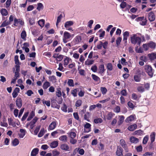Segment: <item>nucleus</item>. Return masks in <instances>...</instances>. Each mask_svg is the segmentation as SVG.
<instances>
[{"label":"nucleus","instance_id":"obj_30","mask_svg":"<svg viewBox=\"0 0 156 156\" xmlns=\"http://www.w3.org/2000/svg\"><path fill=\"white\" fill-rule=\"evenodd\" d=\"M59 139L61 141L66 142L67 140V137L66 135L62 136L59 138Z\"/></svg>","mask_w":156,"mask_h":156},{"label":"nucleus","instance_id":"obj_31","mask_svg":"<svg viewBox=\"0 0 156 156\" xmlns=\"http://www.w3.org/2000/svg\"><path fill=\"white\" fill-rule=\"evenodd\" d=\"M90 115L89 112H87L84 116V119L88 122H90L89 118L90 117Z\"/></svg>","mask_w":156,"mask_h":156},{"label":"nucleus","instance_id":"obj_46","mask_svg":"<svg viewBox=\"0 0 156 156\" xmlns=\"http://www.w3.org/2000/svg\"><path fill=\"white\" fill-rule=\"evenodd\" d=\"M149 136L148 135L146 136L143 138V144H146L148 140Z\"/></svg>","mask_w":156,"mask_h":156},{"label":"nucleus","instance_id":"obj_12","mask_svg":"<svg viewBox=\"0 0 156 156\" xmlns=\"http://www.w3.org/2000/svg\"><path fill=\"white\" fill-rule=\"evenodd\" d=\"M123 150L122 148L120 146H118L117 149L116 151V155L118 156L123 155L122 152Z\"/></svg>","mask_w":156,"mask_h":156},{"label":"nucleus","instance_id":"obj_40","mask_svg":"<svg viewBox=\"0 0 156 156\" xmlns=\"http://www.w3.org/2000/svg\"><path fill=\"white\" fill-rule=\"evenodd\" d=\"M44 6L42 3H39L37 4V9L38 11H40L41 10H42L43 9Z\"/></svg>","mask_w":156,"mask_h":156},{"label":"nucleus","instance_id":"obj_47","mask_svg":"<svg viewBox=\"0 0 156 156\" xmlns=\"http://www.w3.org/2000/svg\"><path fill=\"white\" fill-rule=\"evenodd\" d=\"M12 145L14 146H16L19 144V141L18 139H15L12 141Z\"/></svg>","mask_w":156,"mask_h":156},{"label":"nucleus","instance_id":"obj_9","mask_svg":"<svg viewBox=\"0 0 156 156\" xmlns=\"http://www.w3.org/2000/svg\"><path fill=\"white\" fill-rule=\"evenodd\" d=\"M22 100L21 98L18 97L16 99V103L17 107L19 108H20L22 105Z\"/></svg>","mask_w":156,"mask_h":156},{"label":"nucleus","instance_id":"obj_60","mask_svg":"<svg viewBox=\"0 0 156 156\" xmlns=\"http://www.w3.org/2000/svg\"><path fill=\"white\" fill-rule=\"evenodd\" d=\"M29 23L31 25H33L35 23V20L34 18H30L29 19Z\"/></svg>","mask_w":156,"mask_h":156},{"label":"nucleus","instance_id":"obj_32","mask_svg":"<svg viewBox=\"0 0 156 156\" xmlns=\"http://www.w3.org/2000/svg\"><path fill=\"white\" fill-rule=\"evenodd\" d=\"M92 79L95 81H99L100 82V78L94 74H92L91 75Z\"/></svg>","mask_w":156,"mask_h":156},{"label":"nucleus","instance_id":"obj_22","mask_svg":"<svg viewBox=\"0 0 156 156\" xmlns=\"http://www.w3.org/2000/svg\"><path fill=\"white\" fill-rule=\"evenodd\" d=\"M115 115V114L112 112H109L106 115V118L108 120H110Z\"/></svg>","mask_w":156,"mask_h":156},{"label":"nucleus","instance_id":"obj_17","mask_svg":"<svg viewBox=\"0 0 156 156\" xmlns=\"http://www.w3.org/2000/svg\"><path fill=\"white\" fill-rule=\"evenodd\" d=\"M39 149L38 148H34L32 150L31 153V156H36L38 153Z\"/></svg>","mask_w":156,"mask_h":156},{"label":"nucleus","instance_id":"obj_5","mask_svg":"<svg viewBox=\"0 0 156 156\" xmlns=\"http://www.w3.org/2000/svg\"><path fill=\"white\" fill-rule=\"evenodd\" d=\"M136 20L138 22L140 21V24L142 26L145 25L147 23V20L146 18H144V16L138 17Z\"/></svg>","mask_w":156,"mask_h":156},{"label":"nucleus","instance_id":"obj_42","mask_svg":"<svg viewBox=\"0 0 156 156\" xmlns=\"http://www.w3.org/2000/svg\"><path fill=\"white\" fill-rule=\"evenodd\" d=\"M94 121L96 124L101 123L103 122V120L101 118H97L94 119Z\"/></svg>","mask_w":156,"mask_h":156},{"label":"nucleus","instance_id":"obj_48","mask_svg":"<svg viewBox=\"0 0 156 156\" xmlns=\"http://www.w3.org/2000/svg\"><path fill=\"white\" fill-rule=\"evenodd\" d=\"M137 90L140 92H143L144 91V89L143 87L139 86L137 87Z\"/></svg>","mask_w":156,"mask_h":156},{"label":"nucleus","instance_id":"obj_16","mask_svg":"<svg viewBox=\"0 0 156 156\" xmlns=\"http://www.w3.org/2000/svg\"><path fill=\"white\" fill-rule=\"evenodd\" d=\"M105 67L103 64L100 65L98 67V73L100 74L103 73L105 71Z\"/></svg>","mask_w":156,"mask_h":156},{"label":"nucleus","instance_id":"obj_38","mask_svg":"<svg viewBox=\"0 0 156 156\" xmlns=\"http://www.w3.org/2000/svg\"><path fill=\"white\" fill-rule=\"evenodd\" d=\"M45 20H44L41 19L38 21V25L41 27H44V24Z\"/></svg>","mask_w":156,"mask_h":156},{"label":"nucleus","instance_id":"obj_13","mask_svg":"<svg viewBox=\"0 0 156 156\" xmlns=\"http://www.w3.org/2000/svg\"><path fill=\"white\" fill-rule=\"evenodd\" d=\"M147 57L149 58V59L152 61L156 59V53H152L149 54L147 55Z\"/></svg>","mask_w":156,"mask_h":156},{"label":"nucleus","instance_id":"obj_1","mask_svg":"<svg viewBox=\"0 0 156 156\" xmlns=\"http://www.w3.org/2000/svg\"><path fill=\"white\" fill-rule=\"evenodd\" d=\"M130 41L132 44L134 45L137 44L139 46L140 45L141 40L140 37L137 36L136 34H133L130 37Z\"/></svg>","mask_w":156,"mask_h":156},{"label":"nucleus","instance_id":"obj_20","mask_svg":"<svg viewBox=\"0 0 156 156\" xmlns=\"http://www.w3.org/2000/svg\"><path fill=\"white\" fill-rule=\"evenodd\" d=\"M79 91V88H78L74 89L71 90V94L74 97L77 96V92Z\"/></svg>","mask_w":156,"mask_h":156},{"label":"nucleus","instance_id":"obj_56","mask_svg":"<svg viewBox=\"0 0 156 156\" xmlns=\"http://www.w3.org/2000/svg\"><path fill=\"white\" fill-rule=\"evenodd\" d=\"M127 3L124 1L122 2L120 5V7L122 9H124L126 6Z\"/></svg>","mask_w":156,"mask_h":156},{"label":"nucleus","instance_id":"obj_10","mask_svg":"<svg viewBox=\"0 0 156 156\" xmlns=\"http://www.w3.org/2000/svg\"><path fill=\"white\" fill-rule=\"evenodd\" d=\"M148 19L150 22L154 21L155 19V16L153 12H151L148 13Z\"/></svg>","mask_w":156,"mask_h":156},{"label":"nucleus","instance_id":"obj_6","mask_svg":"<svg viewBox=\"0 0 156 156\" xmlns=\"http://www.w3.org/2000/svg\"><path fill=\"white\" fill-rule=\"evenodd\" d=\"M100 44L97 45L96 48L98 49H101L102 47L105 49H106L107 48L108 42L107 41H105L104 43H103L101 41H100Z\"/></svg>","mask_w":156,"mask_h":156},{"label":"nucleus","instance_id":"obj_49","mask_svg":"<svg viewBox=\"0 0 156 156\" xmlns=\"http://www.w3.org/2000/svg\"><path fill=\"white\" fill-rule=\"evenodd\" d=\"M49 79L50 81L52 82H55L57 80L56 77L55 76H49Z\"/></svg>","mask_w":156,"mask_h":156},{"label":"nucleus","instance_id":"obj_15","mask_svg":"<svg viewBox=\"0 0 156 156\" xmlns=\"http://www.w3.org/2000/svg\"><path fill=\"white\" fill-rule=\"evenodd\" d=\"M123 41L126 43H127L128 37L129 36V33L128 31L125 32L123 34Z\"/></svg>","mask_w":156,"mask_h":156},{"label":"nucleus","instance_id":"obj_45","mask_svg":"<svg viewBox=\"0 0 156 156\" xmlns=\"http://www.w3.org/2000/svg\"><path fill=\"white\" fill-rule=\"evenodd\" d=\"M107 68L108 70L112 71L113 69V66L112 64L111 63H108L107 66Z\"/></svg>","mask_w":156,"mask_h":156},{"label":"nucleus","instance_id":"obj_44","mask_svg":"<svg viewBox=\"0 0 156 156\" xmlns=\"http://www.w3.org/2000/svg\"><path fill=\"white\" fill-rule=\"evenodd\" d=\"M100 90L102 94L103 95L105 94L107 91V89L105 87H101Z\"/></svg>","mask_w":156,"mask_h":156},{"label":"nucleus","instance_id":"obj_21","mask_svg":"<svg viewBox=\"0 0 156 156\" xmlns=\"http://www.w3.org/2000/svg\"><path fill=\"white\" fill-rule=\"evenodd\" d=\"M129 140L131 143L134 144H136L139 141V140L137 138L133 136L130 137Z\"/></svg>","mask_w":156,"mask_h":156},{"label":"nucleus","instance_id":"obj_43","mask_svg":"<svg viewBox=\"0 0 156 156\" xmlns=\"http://www.w3.org/2000/svg\"><path fill=\"white\" fill-rule=\"evenodd\" d=\"M140 59L145 62H146L147 61L148 59V58L145 55H143L140 57Z\"/></svg>","mask_w":156,"mask_h":156},{"label":"nucleus","instance_id":"obj_55","mask_svg":"<svg viewBox=\"0 0 156 156\" xmlns=\"http://www.w3.org/2000/svg\"><path fill=\"white\" fill-rule=\"evenodd\" d=\"M28 114H29V112H28L25 113L24 114L23 116L22 117L21 119V121H24L27 118Z\"/></svg>","mask_w":156,"mask_h":156},{"label":"nucleus","instance_id":"obj_35","mask_svg":"<svg viewBox=\"0 0 156 156\" xmlns=\"http://www.w3.org/2000/svg\"><path fill=\"white\" fill-rule=\"evenodd\" d=\"M10 24V23H9V22H8V21L6 22V20H5L1 24V25L0 26V27H5Z\"/></svg>","mask_w":156,"mask_h":156},{"label":"nucleus","instance_id":"obj_63","mask_svg":"<svg viewBox=\"0 0 156 156\" xmlns=\"http://www.w3.org/2000/svg\"><path fill=\"white\" fill-rule=\"evenodd\" d=\"M11 0H7L6 3V6L5 7L6 8H8L9 7L11 3Z\"/></svg>","mask_w":156,"mask_h":156},{"label":"nucleus","instance_id":"obj_50","mask_svg":"<svg viewBox=\"0 0 156 156\" xmlns=\"http://www.w3.org/2000/svg\"><path fill=\"white\" fill-rule=\"evenodd\" d=\"M44 128H41L38 133V136L40 137H42L44 135Z\"/></svg>","mask_w":156,"mask_h":156},{"label":"nucleus","instance_id":"obj_19","mask_svg":"<svg viewBox=\"0 0 156 156\" xmlns=\"http://www.w3.org/2000/svg\"><path fill=\"white\" fill-rule=\"evenodd\" d=\"M56 127V122L55 121L52 122L49 126L48 129L52 130L54 129Z\"/></svg>","mask_w":156,"mask_h":156},{"label":"nucleus","instance_id":"obj_3","mask_svg":"<svg viewBox=\"0 0 156 156\" xmlns=\"http://www.w3.org/2000/svg\"><path fill=\"white\" fill-rule=\"evenodd\" d=\"M71 35L69 33L65 31L63 37V41L64 43H66L70 40Z\"/></svg>","mask_w":156,"mask_h":156},{"label":"nucleus","instance_id":"obj_28","mask_svg":"<svg viewBox=\"0 0 156 156\" xmlns=\"http://www.w3.org/2000/svg\"><path fill=\"white\" fill-rule=\"evenodd\" d=\"M82 87H81L79 88V91H78V95L80 97H83L84 96L85 92L84 90H82Z\"/></svg>","mask_w":156,"mask_h":156},{"label":"nucleus","instance_id":"obj_39","mask_svg":"<svg viewBox=\"0 0 156 156\" xmlns=\"http://www.w3.org/2000/svg\"><path fill=\"white\" fill-rule=\"evenodd\" d=\"M134 79L135 82H139L141 80V78L140 76L135 75L134 76Z\"/></svg>","mask_w":156,"mask_h":156},{"label":"nucleus","instance_id":"obj_2","mask_svg":"<svg viewBox=\"0 0 156 156\" xmlns=\"http://www.w3.org/2000/svg\"><path fill=\"white\" fill-rule=\"evenodd\" d=\"M144 67L148 75L151 77H152L154 73V70L152 67L150 65H146L144 66Z\"/></svg>","mask_w":156,"mask_h":156},{"label":"nucleus","instance_id":"obj_53","mask_svg":"<svg viewBox=\"0 0 156 156\" xmlns=\"http://www.w3.org/2000/svg\"><path fill=\"white\" fill-rule=\"evenodd\" d=\"M136 149L137 152H141L143 151V147L141 145H140L136 147Z\"/></svg>","mask_w":156,"mask_h":156},{"label":"nucleus","instance_id":"obj_24","mask_svg":"<svg viewBox=\"0 0 156 156\" xmlns=\"http://www.w3.org/2000/svg\"><path fill=\"white\" fill-rule=\"evenodd\" d=\"M137 127V125L136 124H134L128 127V129L130 131H133L136 129Z\"/></svg>","mask_w":156,"mask_h":156},{"label":"nucleus","instance_id":"obj_26","mask_svg":"<svg viewBox=\"0 0 156 156\" xmlns=\"http://www.w3.org/2000/svg\"><path fill=\"white\" fill-rule=\"evenodd\" d=\"M134 119V117L133 116L131 115L128 117L125 120V121L126 122H129L133 121Z\"/></svg>","mask_w":156,"mask_h":156},{"label":"nucleus","instance_id":"obj_37","mask_svg":"<svg viewBox=\"0 0 156 156\" xmlns=\"http://www.w3.org/2000/svg\"><path fill=\"white\" fill-rule=\"evenodd\" d=\"M148 45L149 48L153 49L155 48L156 47L155 43L153 42H151L148 43Z\"/></svg>","mask_w":156,"mask_h":156},{"label":"nucleus","instance_id":"obj_57","mask_svg":"<svg viewBox=\"0 0 156 156\" xmlns=\"http://www.w3.org/2000/svg\"><path fill=\"white\" fill-rule=\"evenodd\" d=\"M120 94L123 96H126L127 95V93L126 89L122 90L120 92Z\"/></svg>","mask_w":156,"mask_h":156},{"label":"nucleus","instance_id":"obj_27","mask_svg":"<svg viewBox=\"0 0 156 156\" xmlns=\"http://www.w3.org/2000/svg\"><path fill=\"white\" fill-rule=\"evenodd\" d=\"M35 116V112L34 111H32L30 114L29 116L27 119V121L30 120Z\"/></svg>","mask_w":156,"mask_h":156},{"label":"nucleus","instance_id":"obj_29","mask_svg":"<svg viewBox=\"0 0 156 156\" xmlns=\"http://www.w3.org/2000/svg\"><path fill=\"white\" fill-rule=\"evenodd\" d=\"M50 86V83L49 82L46 81L44 83L43 87V88L44 89H46L48 87Z\"/></svg>","mask_w":156,"mask_h":156},{"label":"nucleus","instance_id":"obj_7","mask_svg":"<svg viewBox=\"0 0 156 156\" xmlns=\"http://www.w3.org/2000/svg\"><path fill=\"white\" fill-rule=\"evenodd\" d=\"M120 144L122 147L123 148L126 152H127L128 151L127 145L123 139H122L120 140Z\"/></svg>","mask_w":156,"mask_h":156},{"label":"nucleus","instance_id":"obj_23","mask_svg":"<svg viewBox=\"0 0 156 156\" xmlns=\"http://www.w3.org/2000/svg\"><path fill=\"white\" fill-rule=\"evenodd\" d=\"M58 145L57 141H54L52 142L50 144V146L51 148H55L57 147Z\"/></svg>","mask_w":156,"mask_h":156},{"label":"nucleus","instance_id":"obj_33","mask_svg":"<svg viewBox=\"0 0 156 156\" xmlns=\"http://www.w3.org/2000/svg\"><path fill=\"white\" fill-rule=\"evenodd\" d=\"M2 15L3 16H6L8 14L7 10L5 9H2L1 12Z\"/></svg>","mask_w":156,"mask_h":156},{"label":"nucleus","instance_id":"obj_34","mask_svg":"<svg viewBox=\"0 0 156 156\" xmlns=\"http://www.w3.org/2000/svg\"><path fill=\"white\" fill-rule=\"evenodd\" d=\"M155 135V133L154 132L152 133L150 135V140L151 142L152 143L154 141Z\"/></svg>","mask_w":156,"mask_h":156},{"label":"nucleus","instance_id":"obj_25","mask_svg":"<svg viewBox=\"0 0 156 156\" xmlns=\"http://www.w3.org/2000/svg\"><path fill=\"white\" fill-rule=\"evenodd\" d=\"M119 119L118 121V124L119 125H120L122 124L124 121L125 118L123 115L119 116Z\"/></svg>","mask_w":156,"mask_h":156},{"label":"nucleus","instance_id":"obj_18","mask_svg":"<svg viewBox=\"0 0 156 156\" xmlns=\"http://www.w3.org/2000/svg\"><path fill=\"white\" fill-rule=\"evenodd\" d=\"M60 148L65 151H69V146L65 144H62L60 146Z\"/></svg>","mask_w":156,"mask_h":156},{"label":"nucleus","instance_id":"obj_14","mask_svg":"<svg viewBox=\"0 0 156 156\" xmlns=\"http://www.w3.org/2000/svg\"><path fill=\"white\" fill-rule=\"evenodd\" d=\"M20 91V89L18 87H16L15 89L12 94V97L13 98H15L18 96V93Z\"/></svg>","mask_w":156,"mask_h":156},{"label":"nucleus","instance_id":"obj_64","mask_svg":"<svg viewBox=\"0 0 156 156\" xmlns=\"http://www.w3.org/2000/svg\"><path fill=\"white\" fill-rule=\"evenodd\" d=\"M127 104L128 107L129 108L133 109L134 108V105L131 101H129L127 103Z\"/></svg>","mask_w":156,"mask_h":156},{"label":"nucleus","instance_id":"obj_36","mask_svg":"<svg viewBox=\"0 0 156 156\" xmlns=\"http://www.w3.org/2000/svg\"><path fill=\"white\" fill-rule=\"evenodd\" d=\"M68 85L70 87H74V82L72 79H68L67 82Z\"/></svg>","mask_w":156,"mask_h":156},{"label":"nucleus","instance_id":"obj_51","mask_svg":"<svg viewBox=\"0 0 156 156\" xmlns=\"http://www.w3.org/2000/svg\"><path fill=\"white\" fill-rule=\"evenodd\" d=\"M69 134L71 138H74L76 136V133L74 132H71L69 133Z\"/></svg>","mask_w":156,"mask_h":156},{"label":"nucleus","instance_id":"obj_4","mask_svg":"<svg viewBox=\"0 0 156 156\" xmlns=\"http://www.w3.org/2000/svg\"><path fill=\"white\" fill-rule=\"evenodd\" d=\"M61 88L60 87H58L56 88V95L58 97H61L59 101H57L58 103L59 104H62V99L61 98L62 95V93L61 92Z\"/></svg>","mask_w":156,"mask_h":156},{"label":"nucleus","instance_id":"obj_41","mask_svg":"<svg viewBox=\"0 0 156 156\" xmlns=\"http://www.w3.org/2000/svg\"><path fill=\"white\" fill-rule=\"evenodd\" d=\"M19 56L17 55H16L14 57V61L15 62V63L16 65H20V63L19 62Z\"/></svg>","mask_w":156,"mask_h":156},{"label":"nucleus","instance_id":"obj_11","mask_svg":"<svg viewBox=\"0 0 156 156\" xmlns=\"http://www.w3.org/2000/svg\"><path fill=\"white\" fill-rule=\"evenodd\" d=\"M73 22L72 21H69L66 22L64 25V26L68 30H72L71 28H69L67 29L69 27L73 25Z\"/></svg>","mask_w":156,"mask_h":156},{"label":"nucleus","instance_id":"obj_58","mask_svg":"<svg viewBox=\"0 0 156 156\" xmlns=\"http://www.w3.org/2000/svg\"><path fill=\"white\" fill-rule=\"evenodd\" d=\"M26 32L24 30L22 31L21 33V37L23 39H24L26 37Z\"/></svg>","mask_w":156,"mask_h":156},{"label":"nucleus","instance_id":"obj_59","mask_svg":"<svg viewBox=\"0 0 156 156\" xmlns=\"http://www.w3.org/2000/svg\"><path fill=\"white\" fill-rule=\"evenodd\" d=\"M154 153L153 152H147L143 154V156H152Z\"/></svg>","mask_w":156,"mask_h":156},{"label":"nucleus","instance_id":"obj_8","mask_svg":"<svg viewBox=\"0 0 156 156\" xmlns=\"http://www.w3.org/2000/svg\"><path fill=\"white\" fill-rule=\"evenodd\" d=\"M91 125L88 122H86L84 126V131L85 133H88L91 130Z\"/></svg>","mask_w":156,"mask_h":156},{"label":"nucleus","instance_id":"obj_54","mask_svg":"<svg viewBox=\"0 0 156 156\" xmlns=\"http://www.w3.org/2000/svg\"><path fill=\"white\" fill-rule=\"evenodd\" d=\"M67 107L66 105L65 104H64L63 106L61 108V109L64 112H67Z\"/></svg>","mask_w":156,"mask_h":156},{"label":"nucleus","instance_id":"obj_52","mask_svg":"<svg viewBox=\"0 0 156 156\" xmlns=\"http://www.w3.org/2000/svg\"><path fill=\"white\" fill-rule=\"evenodd\" d=\"M82 101L81 100H77L75 104V105L77 107H79L82 104Z\"/></svg>","mask_w":156,"mask_h":156},{"label":"nucleus","instance_id":"obj_62","mask_svg":"<svg viewBox=\"0 0 156 156\" xmlns=\"http://www.w3.org/2000/svg\"><path fill=\"white\" fill-rule=\"evenodd\" d=\"M64 66H67V65L69 63V58L66 57L65 59L64 60Z\"/></svg>","mask_w":156,"mask_h":156},{"label":"nucleus","instance_id":"obj_61","mask_svg":"<svg viewBox=\"0 0 156 156\" xmlns=\"http://www.w3.org/2000/svg\"><path fill=\"white\" fill-rule=\"evenodd\" d=\"M94 61L93 60H90L89 61H86L85 62L86 65H91L94 63Z\"/></svg>","mask_w":156,"mask_h":156}]
</instances>
